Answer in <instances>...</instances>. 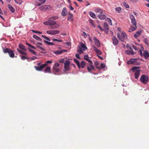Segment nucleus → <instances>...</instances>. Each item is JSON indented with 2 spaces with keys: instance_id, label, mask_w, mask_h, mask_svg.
<instances>
[{
  "instance_id": "obj_7",
  "label": "nucleus",
  "mask_w": 149,
  "mask_h": 149,
  "mask_svg": "<svg viewBox=\"0 0 149 149\" xmlns=\"http://www.w3.org/2000/svg\"><path fill=\"white\" fill-rule=\"evenodd\" d=\"M137 59L136 58H131L127 62L128 64H132L134 65H138L139 63L136 62Z\"/></svg>"
},
{
  "instance_id": "obj_58",
  "label": "nucleus",
  "mask_w": 149,
  "mask_h": 149,
  "mask_svg": "<svg viewBox=\"0 0 149 149\" xmlns=\"http://www.w3.org/2000/svg\"><path fill=\"white\" fill-rule=\"evenodd\" d=\"M129 0L133 3L139 1V0Z\"/></svg>"
},
{
  "instance_id": "obj_62",
  "label": "nucleus",
  "mask_w": 149,
  "mask_h": 149,
  "mask_svg": "<svg viewBox=\"0 0 149 149\" xmlns=\"http://www.w3.org/2000/svg\"><path fill=\"white\" fill-rule=\"evenodd\" d=\"M83 36H84L85 38H86L87 36V35L84 32H83Z\"/></svg>"
},
{
  "instance_id": "obj_42",
  "label": "nucleus",
  "mask_w": 149,
  "mask_h": 149,
  "mask_svg": "<svg viewBox=\"0 0 149 149\" xmlns=\"http://www.w3.org/2000/svg\"><path fill=\"white\" fill-rule=\"evenodd\" d=\"M37 48L40 49L42 51H45V49L43 47L39 46V45H37Z\"/></svg>"
},
{
  "instance_id": "obj_46",
  "label": "nucleus",
  "mask_w": 149,
  "mask_h": 149,
  "mask_svg": "<svg viewBox=\"0 0 149 149\" xmlns=\"http://www.w3.org/2000/svg\"><path fill=\"white\" fill-rule=\"evenodd\" d=\"M107 19L108 20V22L109 23V24H110L111 25H112V20L109 18H107Z\"/></svg>"
},
{
  "instance_id": "obj_6",
  "label": "nucleus",
  "mask_w": 149,
  "mask_h": 149,
  "mask_svg": "<svg viewBox=\"0 0 149 149\" xmlns=\"http://www.w3.org/2000/svg\"><path fill=\"white\" fill-rule=\"evenodd\" d=\"M87 69L88 71L90 72H91V71L94 70L95 68L93 65L92 62L88 63L87 64Z\"/></svg>"
},
{
  "instance_id": "obj_30",
  "label": "nucleus",
  "mask_w": 149,
  "mask_h": 149,
  "mask_svg": "<svg viewBox=\"0 0 149 149\" xmlns=\"http://www.w3.org/2000/svg\"><path fill=\"white\" fill-rule=\"evenodd\" d=\"M19 48L23 50L24 51H26V50L25 48V47L22 45L21 44H19Z\"/></svg>"
},
{
  "instance_id": "obj_12",
  "label": "nucleus",
  "mask_w": 149,
  "mask_h": 149,
  "mask_svg": "<svg viewBox=\"0 0 149 149\" xmlns=\"http://www.w3.org/2000/svg\"><path fill=\"white\" fill-rule=\"evenodd\" d=\"M104 31L107 34L108 33L109 28L108 25L106 22H104L103 24Z\"/></svg>"
},
{
  "instance_id": "obj_16",
  "label": "nucleus",
  "mask_w": 149,
  "mask_h": 149,
  "mask_svg": "<svg viewBox=\"0 0 149 149\" xmlns=\"http://www.w3.org/2000/svg\"><path fill=\"white\" fill-rule=\"evenodd\" d=\"M68 17L67 20L70 22H72L74 19L73 18V16L72 14L68 13Z\"/></svg>"
},
{
  "instance_id": "obj_3",
  "label": "nucleus",
  "mask_w": 149,
  "mask_h": 149,
  "mask_svg": "<svg viewBox=\"0 0 149 149\" xmlns=\"http://www.w3.org/2000/svg\"><path fill=\"white\" fill-rule=\"evenodd\" d=\"M117 37L119 40L122 42H124L127 38V35L124 32L118 33Z\"/></svg>"
},
{
  "instance_id": "obj_15",
  "label": "nucleus",
  "mask_w": 149,
  "mask_h": 149,
  "mask_svg": "<svg viewBox=\"0 0 149 149\" xmlns=\"http://www.w3.org/2000/svg\"><path fill=\"white\" fill-rule=\"evenodd\" d=\"M40 8L41 10H46L47 8L48 9H50L51 7L49 5H44L41 6Z\"/></svg>"
},
{
  "instance_id": "obj_9",
  "label": "nucleus",
  "mask_w": 149,
  "mask_h": 149,
  "mask_svg": "<svg viewBox=\"0 0 149 149\" xmlns=\"http://www.w3.org/2000/svg\"><path fill=\"white\" fill-rule=\"evenodd\" d=\"M60 31L58 30H53L47 31H46L47 33L52 35H54L55 34L58 33Z\"/></svg>"
},
{
  "instance_id": "obj_49",
  "label": "nucleus",
  "mask_w": 149,
  "mask_h": 149,
  "mask_svg": "<svg viewBox=\"0 0 149 149\" xmlns=\"http://www.w3.org/2000/svg\"><path fill=\"white\" fill-rule=\"evenodd\" d=\"M138 68H139V67H136V66H134L131 69V70L133 71V72H134V70H136Z\"/></svg>"
},
{
  "instance_id": "obj_23",
  "label": "nucleus",
  "mask_w": 149,
  "mask_h": 149,
  "mask_svg": "<svg viewBox=\"0 0 149 149\" xmlns=\"http://www.w3.org/2000/svg\"><path fill=\"white\" fill-rule=\"evenodd\" d=\"M143 56H144L146 59H147L149 56V53L147 51H143Z\"/></svg>"
},
{
  "instance_id": "obj_24",
  "label": "nucleus",
  "mask_w": 149,
  "mask_h": 149,
  "mask_svg": "<svg viewBox=\"0 0 149 149\" xmlns=\"http://www.w3.org/2000/svg\"><path fill=\"white\" fill-rule=\"evenodd\" d=\"M93 49L97 53V54L99 55H100L102 54V52L101 51L97 49L96 47H93Z\"/></svg>"
},
{
  "instance_id": "obj_11",
  "label": "nucleus",
  "mask_w": 149,
  "mask_h": 149,
  "mask_svg": "<svg viewBox=\"0 0 149 149\" xmlns=\"http://www.w3.org/2000/svg\"><path fill=\"white\" fill-rule=\"evenodd\" d=\"M132 25L129 29L128 31L131 32L134 31L137 28L136 23H132Z\"/></svg>"
},
{
  "instance_id": "obj_38",
  "label": "nucleus",
  "mask_w": 149,
  "mask_h": 149,
  "mask_svg": "<svg viewBox=\"0 0 149 149\" xmlns=\"http://www.w3.org/2000/svg\"><path fill=\"white\" fill-rule=\"evenodd\" d=\"M28 49L30 52H32L33 54H36V52L33 49L29 47L28 48Z\"/></svg>"
},
{
  "instance_id": "obj_60",
  "label": "nucleus",
  "mask_w": 149,
  "mask_h": 149,
  "mask_svg": "<svg viewBox=\"0 0 149 149\" xmlns=\"http://www.w3.org/2000/svg\"><path fill=\"white\" fill-rule=\"evenodd\" d=\"M132 47L135 50H138V48H137L134 45L132 46Z\"/></svg>"
},
{
  "instance_id": "obj_48",
  "label": "nucleus",
  "mask_w": 149,
  "mask_h": 149,
  "mask_svg": "<svg viewBox=\"0 0 149 149\" xmlns=\"http://www.w3.org/2000/svg\"><path fill=\"white\" fill-rule=\"evenodd\" d=\"M121 8L120 7H117L116 8V10L118 11V13H120V11L121 10Z\"/></svg>"
},
{
  "instance_id": "obj_1",
  "label": "nucleus",
  "mask_w": 149,
  "mask_h": 149,
  "mask_svg": "<svg viewBox=\"0 0 149 149\" xmlns=\"http://www.w3.org/2000/svg\"><path fill=\"white\" fill-rule=\"evenodd\" d=\"M58 18V17L56 16H54L51 17L48 19L47 21H45L43 22V24L46 25L51 26L50 27V29H56L58 28V26L57 25H55L54 26H52L55 25L56 24L55 21H54V20Z\"/></svg>"
},
{
  "instance_id": "obj_44",
  "label": "nucleus",
  "mask_w": 149,
  "mask_h": 149,
  "mask_svg": "<svg viewBox=\"0 0 149 149\" xmlns=\"http://www.w3.org/2000/svg\"><path fill=\"white\" fill-rule=\"evenodd\" d=\"M52 40L55 41L56 42H63V40H59L56 39H55V38H53Z\"/></svg>"
},
{
  "instance_id": "obj_28",
  "label": "nucleus",
  "mask_w": 149,
  "mask_h": 149,
  "mask_svg": "<svg viewBox=\"0 0 149 149\" xmlns=\"http://www.w3.org/2000/svg\"><path fill=\"white\" fill-rule=\"evenodd\" d=\"M89 57L88 56V55H86L84 56V58L86 61L88 62V63H91L92 61L89 59Z\"/></svg>"
},
{
  "instance_id": "obj_57",
  "label": "nucleus",
  "mask_w": 149,
  "mask_h": 149,
  "mask_svg": "<svg viewBox=\"0 0 149 149\" xmlns=\"http://www.w3.org/2000/svg\"><path fill=\"white\" fill-rule=\"evenodd\" d=\"M100 66H101V68H104L105 67L104 64L103 63H101V64Z\"/></svg>"
},
{
  "instance_id": "obj_63",
  "label": "nucleus",
  "mask_w": 149,
  "mask_h": 149,
  "mask_svg": "<svg viewBox=\"0 0 149 149\" xmlns=\"http://www.w3.org/2000/svg\"><path fill=\"white\" fill-rule=\"evenodd\" d=\"M36 45H42V43L41 42H37L36 44H35Z\"/></svg>"
},
{
  "instance_id": "obj_27",
  "label": "nucleus",
  "mask_w": 149,
  "mask_h": 149,
  "mask_svg": "<svg viewBox=\"0 0 149 149\" xmlns=\"http://www.w3.org/2000/svg\"><path fill=\"white\" fill-rule=\"evenodd\" d=\"M140 74V71L139 70H137L134 74L135 78L137 79L139 77Z\"/></svg>"
},
{
  "instance_id": "obj_50",
  "label": "nucleus",
  "mask_w": 149,
  "mask_h": 149,
  "mask_svg": "<svg viewBox=\"0 0 149 149\" xmlns=\"http://www.w3.org/2000/svg\"><path fill=\"white\" fill-rule=\"evenodd\" d=\"M59 66V64L58 63H56L54 64L53 68H56Z\"/></svg>"
},
{
  "instance_id": "obj_32",
  "label": "nucleus",
  "mask_w": 149,
  "mask_h": 149,
  "mask_svg": "<svg viewBox=\"0 0 149 149\" xmlns=\"http://www.w3.org/2000/svg\"><path fill=\"white\" fill-rule=\"evenodd\" d=\"M89 15H90V16L92 17L93 18H94V19L96 18V16L94 13H93L92 12H89Z\"/></svg>"
},
{
  "instance_id": "obj_25",
  "label": "nucleus",
  "mask_w": 149,
  "mask_h": 149,
  "mask_svg": "<svg viewBox=\"0 0 149 149\" xmlns=\"http://www.w3.org/2000/svg\"><path fill=\"white\" fill-rule=\"evenodd\" d=\"M141 31H137L134 35V37L135 38H137L139 37L141 34Z\"/></svg>"
},
{
  "instance_id": "obj_31",
  "label": "nucleus",
  "mask_w": 149,
  "mask_h": 149,
  "mask_svg": "<svg viewBox=\"0 0 149 149\" xmlns=\"http://www.w3.org/2000/svg\"><path fill=\"white\" fill-rule=\"evenodd\" d=\"M33 38L38 41H41L42 40V39L40 38L37 36L36 35H33Z\"/></svg>"
},
{
  "instance_id": "obj_22",
  "label": "nucleus",
  "mask_w": 149,
  "mask_h": 149,
  "mask_svg": "<svg viewBox=\"0 0 149 149\" xmlns=\"http://www.w3.org/2000/svg\"><path fill=\"white\" fill-rule=\"evenodd\" d=\"M98 18L101 20H104L106 18V16L102 14V13H101L98 15Z\"/></svg>"
},
{
  "instance_id": "obj_2",
  "label": "nucleus",
  "mask_w": 149,
  "mask_h": 149,
  "mask_svg": "<svg viewBox=\"0 0 149 149\" xmlns=\"http://www.w3.org/2000/svg\"><path fill=\"white\" fill-rule=\"evenodd\" d=\"M87 49V48L86 46L81 42L79 43V45L77 47V51L80 54H81V53H83V51H85Z\"/></svg>"
},
{
  "instance_id": "obj_18",
  "label": "nucleus",
  "mask_w": 149,
  "mask_h": 149,
  "mask_svg": "<svg viewBox=\"0 0 149 149\" xmlns=\"http://www.w3.org/2000/svg\"><path fill=\"white\" fill-rule=\"evenodd\" d=\"M130 18L131 20L132 23H136V21L135 19L134 16L132 15H130Z\"/></svg>"
},
{
  "instance_id": "obj_56",
  "label": "nucleus",
  "mask_w": 149,
  "mask_h": 149,
  "mask_svg": "<svg viewBox=\"0 0 149 149\" xmlns=\"http://www.w3.org/2000/svg\"><path fill=\"white\" fill-rule=\"evenodd\" d=\"M59 62L60 63H63L64 62V59L63 58L60 59L59 61Z\"/></svg>"
},
{
  "instance_id": "obj_41",
  "label": "nucleus",
  "mask_w": 149,
  "mask_h": 149,
  "mask_svg": "<svg viewBox=\"0 0 149 149\" xmlns=\"http://www.w3.org/2000/svg\"><path fill=\"white\" fill-rule=\"evenodd\" d=\"M42 37H43V38H44L45 39L47 40V41H50V39L49 38H48L47 37L44 35H42Z\"/></svg>"
},
{
  "instance_id": "obj_47",
  "label": "nucleus",
  "mask_w": 149,
  "mask_h": 149,
  "mask_svg": "<svg viewBox=\"0 0 149 149\" xmlns=\"http://www.w3.org/2000/svg\"><path fill=\"white\" fill-rule=\"evenodd\" d=\"M53 70L55 71L58 72L59 71V69L56 68H53Z\"/></svg>"
},
{
  "instance_id": "obj_14",
  "label": "nucleus",
  "mask_w": 149,
  "mask_h": 149,
  "mask_svg": "<svg viewBox=\"0 0 149 149\" xmlns=\"http://www.w3.org/2000/svg\"><path fill=\"white\" fill-rule=\"evenodd\" d=\"M68 11L66 8H64L61 13V15L62 16L64 17L67 15Z\"/></svg>"
},
{
  "instance_id": "obj_20",
  "label": "nucleus",
  "mask_w": 149,
  "mask_h": 149,
  "mask_svg": "<svg viewBox=\"0 0 149 149\" xmlns=\"http://www.w3.org/2000/svg\"><path fill=\"white\" fill-rule=\"evenodd\" d=\"M86 65V62L84 61H82L79 64L80 67H78L80 69L81 68H84Z\"/></svg>"
},
{
  "instance_id": "obj_43",
  "label": "nucleus",
  "mask_w": 149,
  "mask_h": 149,
  "mask_svg": "<svg viewBox=\"0 0 149 149\" xmlns=\"http://www.w3.org/2000/svg\"><path fill=\"white\" fill-rule=\"evenodd\" d=\"M123 5L127 8H129V5L125 2L123 3Z\"/></svg>"
},
{
  "instance_id": "obj_37",
  "label": "nucleus",
  "mask_w": 149,
  "mask_h": 149,
  "mask_svg": "<svg viewBox=\"0 0 149 149\" xmlns=\"http://www.w3.org/2000/svg\"><path fill=\"white\" fill-rule=\"evenodd\" d=\"M89 22L91 25L92 26H93L94 27H95V26L93 23V20L92 19H90L89 20Z\"/></svg>"
},
{
  "instance_id": "obj_10",
  "label": "nucleus",
  "mask_w": 149,
  "mask_h": 149,
  "mask_svg": "<svg viewBox=\"0 0 149 149\" xmlns=\"http://www.w3.org/2000/svg\"><path fill=\"white\" fill-rule=\"evenodd\" d=\"M47 66V64H43L41 65L39 67L35 66L34 68H35L36 70L40 71H42V69Z\"/></svg>"
},
{
  "instance_id": "obj_21",
  "label": "nucleus",
  "mask_w": 149,
  "mask_h": 149,
  "mask_svg": "<svg viewBox=\"0 0 149 149\" xmlns=\"http://www.w3.org/2000/svg\"><path fill=\"white\" fill-rule=\"evenodd\" d=\"M66 50H59L55 51L54 52V53L56 54H60L63 53V52H66Z\"/></svg>"
},
{
  "instance_id": "obj_52",
  "label": "nucleus",
  "mask_w": 149,
  "mask_h": 149,
  "mask_svg": "<svg viewBox=\"0 0 149 149\" xmlns=\"http://www.w3.org/2000/svg\"><path fill=\"white\" fill-rule=\"evenodd\" d=\"M32 31H33V32L34 33H38L39 34H41L42 33V32L38 31H36L33 30H32Z\"/></svg>"
},
{
  "instance_id": "obj_64",
  "label": "nucleus",
  "mask_w": 149,
  "mask_h": 149,
  "mask_svg": "<svg viewBox=\"0 0 149 149\" xmlns=\"http://www.w3.org/2000/svg\"><path fill=\"white\" fill-rule=\"evenodd\" d=\"M139 52H140V55L141 56H143V54H142V50H139Z\"/></svg>"
},
{
  "instance_id": "obj_59",
  "label": "nucleus",
  "mask_w": 149,
  "mask_h": 149,
  "mask_svg": "<svg viewBox=\"0 0 149 149\" xmlns=\"http://www.w3.org/2000/svg\"><path fill=\"white\" fill-rule=\"evenodd\" d=\"M41 3V4L43 3H45L46 0H39Z\"/></svg>"
},
{
  "instance_id": "obj_35",
  "label": "nucleus",
  "mask_w": 149,
  "mask_h": 149,
  "mask_svg": "<svg viewBox=\"0 0 149 149\" xmlns=\"http://www.w3.org/2000/svg\"><path fill=\"white\" fill-rule=\"evenodd\" d=\"M17 50L21 54L24 55H26L27 54L25 52L20 50L19 49H17Z\"/></svg>"
},
{
  "instance_id": "obj_45",
  "label": "nucleus",
  "mask_w": 149,
  "mask_h": 149,
  "mask_svg": "<svg viewBox=\"0 0 149 149\" xmlns=\"http://www.w3.org/2000/svg\"><path fill=\"white\" fill-rule=\"evenodd\" d=\"M99 64V63L97 61H96L95 62V67H96L97 68H98V69H100V67H98L97 65Z\"/></svg>"
},
{
  "instance_id": "obj_33",
  "label": "nucleus",
  "mask_w": 149,
  "mask_h": 149,
  "mask_svg": "<svg viewBox=\"0 0 149 149\" xmlns=\"http://www.w3.org/2000/svg\"><path fill=\"white\" fill-rule=\"evenodd\" d=\"M74 62L76 63V64L77 65L78 67H80L79 64L80 63L79 61L76 59L75 58L74 59Z\"/></svg>"
},
{
  "instance_id": "obj_40",
  "label": "nucleus",
  "mask_w": 149,
  "mask_h": 149,
  "mask_svg": "<svg viewBox=\"0 0 149 149\" xmlns=\"http://www.w3.org/2000/svg\"><path fill=\"white\" fill-rule=\"evenodd\" d=\"M144 42L148 46L149 45V43L148 42V40L146 38H145L143 40Z\"/></svg>"
},
{
  "instance_id": "obj_36",
  "label": "nucleus",
  "mask_w": 149,
  "mask_h": 149,
  "mask_svg": "<svg viewBox=\"0 0 149 149\" xmlns=\"http://www.w3.org/2000/svg\"><path fill=\"white\" fill-rule=\"evenodd\" d=\"M95 11L97 13H100V14L103 13L102 11L100 9L97 8L95 9Z\"/></svg>"
},
{
  "instance_id": "obj_4",
  "label": "nucleus",
  "mask_w": 149,
  "mask_h": 149,
  "mask_svg": "<svg viewBox=\"0 0 149 149\" xmlns=\"http://www.w3.org/2000/svg\"><path fill=\"white\" fill-rule=\"evenodd\" d=\"M3 51L4 53H8L10 57L13 58L15 57V54L14 52L11 49L8 48H6L5 49H3Z\"/></svg>"
},
{
  "instance_id": "obj_53",
  "label": "nucleus",
  "mask_w": 149,
  "mask_h": 149,
  "mask_svg": "<svg viewBox=\"0 0 149 149\" xmlns=\"http://www.w3.org/2000/svg\"><path fill=\"white\" fill-rule=\"evenodd\" d=\"M52 61H46L45 63V64H46L47 65V64H48V63H52Z\"/></svg>"
},
{
  "instance_id": "obj_39",
  "label": "nucleus",
  "mask_w": 149,
  "mask_h": 149,
  "mask_svg": "<svg viewBox=\"0 0 149 149\" xmlns=\"http://www.w3.org/2000/svg\"><path fill=\"white\" fill-rule=\"evenodd\" d=\"M15 2L18 4L21 5L22 3V0H14Z\"/></svg>"
},
{
  "instance_id": "obj_5",
  "label": "nucleus",
  "mask_w": 149,
  "mask_h": 149,
  "mask_svg": "<svg viewBox=\"0 0 149 149\" xmlns=\"http://www.w3.org/2000/svg\"><path fill=\"white\" fill-rule=\"evenodd\" d=\"M148 80V77L147 75L143 74L141 76L140 78V81L144 84H147Z\"/></svg>"
},
{
  "instance_id": "obj_17",
  "label": "nucleus",
  "mask_w": 149,
  "mask_h": 149,
  "mask_svg": "<svg viewBox=\"0 0 149 149\" xmlns=\"http://www.w3.org/2000/svg\"><path fill=\"white\" fill-rule=\"evenodd\" d=\"M131 50H127L125 51V53L128 55H133L135 54V53L133 51V50L131 48Z\"/></svg>"
},
{
  "instance_id": "obj_13",
  "label": "nucleus",
  "mask_w": 149,
  "mask_h": 149,
  "mask_svg": "<svg viewBox=\"0 0 149 149\" xmlns=\"http://www.w3.org/2000/svg\"><path fill=\"white\" fill-rule=\"evenodd\" d=\"M93 40L94 41L95 45L98 47H100V45L99 40L95 37H93Z\"/></svg>"
},
{
  "instance_id": "obj_26",
  "label": "nucleus",
  "mask_w": 149,
  "mask_h": 149,
  "mask_svg": "<svg viewBox=\"0 0 149 149\" xmlns=\"http://www.w3.org/2000/svg\"><path fill=\"white\" fill-rule=\"evenodd\" d=\"M8 8L9 10L12 13H14L15 12V10L14 8L10 4L8 5Z\"/></svg>"
},
{
  "instance_id": "obj_8",
  "label": "nucleus",
  "mask_w": 149,
  "mask_h": 149,
  "mask_svg": "<svg viewBox=\"0 0 149 149\" xmlns=\"http://www.w3.org/2000/svg\"><path fill=\"white\" fill-rule=\"evenodd\" d=\"M70 64V62L69 61H66L64 63V69L67 71H68L70 69L69 65Z\"/></svg>"
},
{
  "instance_id": "obj_51",
  "label": "nucleus",
  "mask_w": 149,
  "mask_h": 149,
  "mask_svg": "<svg viewBox=\"0 0 149 149\" xmlns=\"http://www.w3.org/2000/svg\"><path fill=\"white\" fill-rule=\"evenodd\" d=\"M21 59L22 60H25L26 59H28V58L26 56H22L21 57Z\"/></svg>"
},
{
  "instance_id": "obj_19",
  "label": "nucleus",
  "mask_w": 149,
  "mask_h": 149,
  "mask_svg": "<svg viewBox=\"0 0 149 149\" xmlns=\"http://www.w3.org/2000/svg\"><path fill=\"white\" fill-rule=\"evenodd\" d=\"M112 39L113 44L114 45H117L118 43V41L117 38L115 36H114L113 37Z\"/></svg>"
},
{
  "instance_id": "obj_55",
  "label": "nucleus",
  "mask_w": 149,
  "mask_h": 149,
  "mask_svg": "<svg viewBox=\"0 0 149 149\" xmlns=\"http://www.w3.org/2000/svg\"><path fill=\"white\" fill-rule=\"evenodd\" d=\"M97 27L100 29V30L101 31H104V29L101 27L100 26V25H98Z\"/></svg>"
},
{
  "instance_id": "obj_29",
  "label": "nucleus",
  "mask_w": 149,
  "mask_h": 149,
  "mask_svg": "<svg viewBox=\"0 0 149 149\" xmlns=\"http://www.w3.org/2000/svg\"><path fill=\"white\" fill-rule=\"evenodd\" d=\"M44 72L45 73H51L52 72L51 71V68L50 67H48L46 68L44 70Z\"/></svg>"
},
{
  "instance_id": "obj_34",
  "label": "nucleus",
  "mask_w": 149,
  "mask_h": 149,
  "mask_svg": "<svg viewBox=\"0 0 149 149\" xmlns=\"http://www.w3.org/2000/svg\"><path fill=\"white\" fill-rule=\"evenodd\" d=\"M44 42L47 44L49 45H54V44L52 42H48L45 40H44Z\"/></svg>"
},
{
  "instance_id": "obj_61",
  "label": "nucleus",
  "mask_w": 149,
  "mask_h": 149,
  "mask_svg": "<svg viewBox=\"0 0 149 149\" xmlns=\"http://www.w3.org/2000/svg\"><path fill=\"white\" fill-rule=\"evenodd\" d=\"M69 8L70 10H74V8L71 6H70Z\"/></svg>"
},
{
  "instance_id": "obj_54",
  "label": "nucleus",
  "mask_w": 149,
  "mask_h": 149,
  "mask_svg": "<svg viewBox=\"0 0 149 149\" xmlns=\"http://www.w3.org/2000/svg\"><path fill=\"white\" fill-rule=\"evenodd\" d=\"M75 56L77 58L79 59H80V57L79 56V54H75Z\"/></svg>"
}]
</instances>
